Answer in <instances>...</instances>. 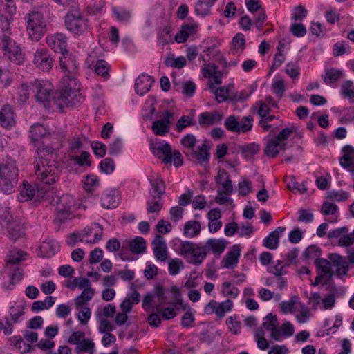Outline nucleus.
<instances>
[{
  "label": "nucleus",
  "instance_id": "nucleus-46",
  "mask_svg": "<svg viewBox=\"0 0 354 354\" xmlns=\"http://www.w3.org/2000/svg\"><path fill=\"white\" fill-rule=\"evenodd\" d=\"M94 295V290L91 288H86L75 299V304L77 308L83 306L86 301L91 300Z\"/></svg>",
  "mask_w": 354,
  "mask_h": 354
},
{
  "label": "nucleus",
  "instance_id": "nucleus-44",
  "mask_svg": "<svg viewBox=\"0 0 354 354\" xmlns=\"http://www.w3.org/2000/svg\"><path fill=\"white\" fill-rule=\"evenodd\" d=\"M209 89L215 95V99L218 103H221L228 100L229 90L224 87L216 88L215 85L212 82L208 84Z\"/></svg>",
  "mask_w": 354,
  "mask_h": 354
},
{
  "label": "nucleus",
  "instance_id": "nucleus-7",
  "mask_svg": "<svg viewBox=\"0 0 354 354\" xmlns=\"http://www.w3.org/2000/svg\"><path fill=\"white\" fill-rule=\"evenodd\" d=\"M67 30L75 35H80L87 31L88 20L80 15L69 13L65 17Z\"/></svg>",
  "mask_w": 354,
  "mask_h": 354
},
{
  "label": "nucleus",
  "instance_id": "nucleus-6",
  "mask_svg": "<svg viewBox=\"0 0 354 354\" xmlns=\"http://www.w3.org/2000/svg\"><path fill=\"white\" fill-rule=\"evenodd\" d=\"M33 92L36 101L45 109L51 107V101H53V93L54 87L48 81L35 80L32 84Z\"/></svg>",
  "mask_w": 354,
  "mask_h": 354
},
{
  "label": "nucleus",
  "instance_id": "nucleus-59",
  "mask_svg": "<svg viewBox=\"0 0 354 354\" xmlns=\"http://www.w3.org/2000/svg\"><path fill=\"white\" fill-rule=\"evenodd\" d=\"M341 92L346 97H348L351 102H354V85L351 80L344 82L341 86Z\"/></svg>",
  "mask_w": 354,
  "mask_h": 354
},
{
  "label": "nucleus",
  "instance_id": "nucleus-30",
  "mask_svg": "<svg viewBox=\"0 0 354 354\" xmlns=\"http://www.w3.org/2000/svg\"><path fill=\"white\" fill-rule=\"evenodd\" d=\"M32 199L37 200V188L28 183H24L23 187H21L18 196L19 202H26Z\"/></svg>",
  "mask_w": 354,
  "mask_h": 354
},
{
  "label": "nucleus",
  "instance_id": "nucleus-22",
  "mask_svg": "<svg viewBox=\"0 0 354 354\" xmlns=\"http://www.w3.org/2000/svg\"><path fill=\"white\" fill-rule=\"evenodd\" d=\"M15 113L9 105L3 106L0 111V125L10 129L15 124Z\"/></svg>",
  "mask_w": 354,
  "mask_h": 354
},
{
  "label": "nucleus",
  "instance_id": "nucleus-26",
  "mask_svg": "<svg viewBox=\"0 0 354 354\" xmlns=\"http://www.w3.org/2000/svg\"><path fill=\"white\" fill-rule=\"evenodd\" d=\"M209 147L207 144V141L204 140L201 146H198L197 150H192L190 156L194 158L200 165L207 163L209 162L210 153Z\"/></svg>",
  "mask_w": 354,
  "mask_h": 354
},
{
  "label": "nucleus",
  "instance_id": "nucleus-28",
  "mask_svg": "<svg viewBox=\"0 0 354 354\" xmlns=\"http://www.w3.org/2000/svg\"><path fill=\"white\" fill-rule=\"evenodd\" d=\"M37 200L39 202L46 201L53 205H59L61 203V198L55 195L53 189H44L39 187H37Z\"/></svg>",
  "mask_w": 354,
  "mask_h": 354
},
{
  "label": "nucleus",
  "instance_id": "nucleus-2",
  "mask_svg": "<svg viewBox=\"0 0 354 354\" xmlns=\"http://www.w3.org/2000/svg\"><path fill=\"white\" fill-rule=\"evenodd\" d=\"M53 148L41 146L36 150L35 174L44 184L52 185L59 179V169L53 160Z\"/></svg>",
  "mask_w": 354,
  "mask_h": 354
},
{
  "label": "nucleus",
  "instance_id": "nucleus-32",
  "mask_svg": "<svg viewBox=\"0 0 354 354\" xmlns=\"http://www.w3.org/2000/svg\"><path fill=\"white\" fill-rule=\"evenodd\" d=\"M25 235L24 228L20 223H8L7 236L12 241H17Z\"/></svg>",
  "mask_w": 354,
  "mask_h": 354
},
{
  "label": "nucleus",
  "instance_id": "nucleus-12",
  "mask_svg": "<svg viewBox=\"0 0 354 354\" xmlns=\"http://www.w3.org/2000/svg\"><path fill=\"white\" fill-rule=\"evenodd\" d=\"M103 228L99 223H93L91 226H86L80 231L82 241L90 243H96L102 238Z\"/></svg>",
  "mask_w": 354,
  "mask_h": 354
},
{
  "label": "nucleus",
  "instance_id": "nucleus-61",
  "mask_svg": "<svg viewBox=\"0 0 354 354\" xmlns=\"http://www.w3.org/2000/svg\"><path fill=\"white\" fill-rule=\"evenodd\" d=\"M239 129L240 133H246L250 131L253 127V118L252 116H243L241 120H239Z\"/></svg>",
  "mask_w": 354,
  "mask_h": 354
},
{
  "label": "nucleus",
  "instance_id": "nucleus-23",
  "mask_svg": "<svg viewBox=\"0 0 354 354\" xmlns=\"http://www.w3.org/2000/svg\"><path fill=\"white\" fill-rule=\"evenodd\" d=\"M295 328L290 322H284L272 334H270V337L274 341L281 342L283 339L290 337L294 334Z\"/></svg>",
  "mask_w": 354,
  "mask_h": 354
},
{
  "label": "nucleus",
  "instance_id": "nucleus-8",
  "mask_svg": "<svg viewBox=\"0 0 354 354\" xmlns=\"http://www.w3.org/2000/svg\"><path fill=\"white\" fill-rule=\"evenodd\" d=\"M15 0H0V26L6 28L10 26L16 14Z\"/></svg>",
  "mask_w": 354,
  "mask_h": 354
},
{
  "label": "nucleus",
  "instance_id": "nucleus-15",
  "mask_svg": "<svg viewBox=\"0 0 354 354\" xmlns=\"http://www.w3.org/2000/svg\"><path fill=\"white\" fill-rule=\"evenodd\" d=\"M46 43L55 53L62 54L68 51L67 38L62 33L48 35L46 37Z\"/></svg>",
  "mask_w": 354,
  "mask_h": 354
},
{
  "label": "nucleus",
  "instance_id": "nucleus-3",
  "mask_svg": "<svg viewBox=\"0 0 354 354\" xmlns=\"http://www.w3.org/2000/svg\"><path fill=\"white\" fill-rule=\"evenodd\" d=\"M50 12V6L44 3L34 7L26 15V29L32 40L39 41L46 33L51 19Z\"/></svg>",
  "mask_w": 354,
  "mask_h": 354
},
{
  "label": "nucleus",
  "instance_id": "nucleus-16",
  "mask_svg": "<svg viewBox=\"0 0 354 354\" xmlns=\"http://www.w3.org/2000/svg\"><path fill=\"white\" fill-rule=\"evenodd\" d=\"M215 183L221 186L218 190L223 192L225 195H231L233 193V185L228 173L224 169H220L215 176Z\"/></svg>",
  "mask_w": 354,
  "mask_h": 354
},
{
  "label": "nucleus",
  "instance_id": "nucleus-24",
  "mask_svg": "<svg viewBox=\"0 0 354 354\" xmlns=\"http://www.w3.org/2000/svg\"><path fill=\"white\" fill-rule=\"evenodd\" d=\"M154 80L145 73L141 74L135 81V91L137 94L144 95L151 88Z\"/></svg>",
  "mask_w": 354,
  "mask_h": 354
},
{
  "label": "nucleus",
  "instance_id": "nucleus-58",
  "mask_svg": "<svg viewBox=\"0 0 354 354\" xmlns=\"http://www.w3.org/2000/svg\"><path fill=\"white\" fill-rule=\"evenodd\" d=\"M315 264L317 266V271L320 273L329 274L330 277L333 275V272L330 269V263L327 259L317 258L315 261Z\"/></svg>",
  "mask_w": 354,
  "mask_h": 354
},
{
  "label": "nucleus",
  "instance_id": "nucleus-51",
  "mask_svg": "<svg viewBox=\"0 0 354 354\" xmlns=\"http://www.w3.org/2000/svg\"><path fill=\"white\" fill-rule=\"evenodd\" d=\"M221 292L224 297H230L234 299L236 298L240 292L238 288L234 286L229 281H225L222 283Z\"/></svg>",
  "mask_w": 354,
  "mask_h": 354
},
{
  "label": "nucleus",
  "instance_id": "nucleus-35",
  "mask_svg": "<svg viewBox=\"0 0 354 354\" xmlns=\"http://www.w3.org/2000/svg\"><path fill=\"white\" fill-rule=\"evenodd\" d=\"M149 181L152 187L151 195L154 198H160L165 191L164 180L158 176H151Z\"/></svg>",
  "mask_w": 354,
  "mask_h": 354
},
{
  "label": "nucleus",
  "instance_id": "nucleus-10",
  "mask_svg": "<svg viewBox=\"0 0 354 354\" xmlns=\"http://www.w3.org/2000/svg\"><path fill=\"white\" fill-rule=\"evenodd\" d=\"M151 151L153 154L165 164L171 163L172 152L170 145L165 140H160L151 145Z\"/></svg>",
  "mask_w": 354,
  "mask_h": 354
},
{
  "label": "nucleus",
  "instance_id": "nucleus-40",
  "mask_svg": "<svg viewBox=\"0 0 354 354\" xmlns=\"http://www.w3.org/2000/svg\"><path fill=\"white\" fill-rule=\"evenodd\" d=\"M187 60L184 56L175 57L174 54H168L165 60V64L167 67L180 69L186 66Z\"/></svg>",
  "mask_w": 354,
  "mask_h": 354
},
{
  "label": "nucleus",
  "instance_id": "nucleus-42",
  "mask_svg": "<svg viewBox=\"0 0 354 354\" xmlns=\"http://www.w3.org/2000/svg\"><path fill=\"white\" fill-rule=\"evenodd\" d=\"M214 6L212 2L207 0H198L195 3V13L201 17L210 14L211 8Z\"/></svg>",
  "mask_w": 354,
  "mask_h": 354
},
{
  "label": "nucleus",
  "instance_id": "nucleus-37",
  "mask_svg": "<svg viewBox=\"0 0 354 354\" xmlns=\"http://www.w3.org/2000/svg\"><path fill=\"white\" fill-rule=\"evenodd\" d=\"M231 50L234 55H240L245 48V39L243 34L239 32L232 38Z\"/></svg>",
  "mask_w": 354,
  "mask_h": 354
},
{
  "label": "nucleus",
  "instance_id": "nucleus-56",
  "mask_svg": "<svg viewBox=\"0 0 354 354\" xmlns=\"http://www.w3.org/2000/svg\"><path fill=\"white\" fill-rule=\"evenodd\" d=\"M194 125H196V122L194 121L193 114L183 115L176 122V131L181 132L185 128Z\"/></svg>",
  "mask_w": 354,
  "mask_h": 354
},
{
  "label": "nucleus",
  "instance_id": "nucleus-52",
  "mask_svg": "<svg viewBox=\"0 0 354 354\" xmlns=\"http://www.w3.org/2000/svg\"><path fill=\"white\" fill-rule=\"evenodd\" d=\"M112 12L115 19L120 22H128L131 17V12L121 7H113Z\"/></svg>",
  "mask_w": 354,
  "mask_h": 354
},
{
  "label": "nucleus",
  "instance_id": "nucleus-36",
  "mask_svg": "<svg viewBox=\"0 0 354 354\" xmlns=\"http://www.w3.org/2000/svg\"><path fill=\"white\" fill-rule=\"evenodd\" d=\"M196 26L195 24H185L181 26L180 30L175 36V41L181 44L185 42L190 35L194 33Z\"/></svg>",
  "mask_w": 354,
  "mask_h": 354
},
{
  "label": "nucleus",
  "instance_id": "nucleus-34",
  "mask_svg": "<svg viewBox=\"0 0 354 354\" xmlns=\"http://www.w3.org/2000/svg\"><path fill=\"white\" fill-rule=\"evenodd\" d=\"M90 154L87 151H82L80 156L71 155L68 160V166L72 167L78 165L80 167H90L91 162L89 160Z\"/></svg>",
  "mask_w": 354,
  "mask_h": 354
},
{
  "label": "nucleus",
  "instance_id": "nucleus-21",
  "mask_svg": "<svg viewBox=\"0 0 354 354\" xmlns=\"http://www.w3.org/2000/svg\"><path fill=\"white\" fill-rule=\"evenodd\" d=\"M120 199L118 190L108 189L104 191L102 195L101 205L106 209H114L119 205Z\"/></svg>",
  "mask_w": 354,
  "mask_h": 354
},
{
  "label": "nucleus",
  "instance_id": "nucleus-5",
  "mask_svg": "<svg viewBox=\"0 0 354 354\" xmlns=\"http://www.w3.org/2000/svg\"><path fill=\"white\" fill-rule=\"evenodd\" d=\"M18 169L16 162L9 159L0 165V189L5 194H11L17 183Z\"/></svg>",
  "mask_w": 354,
  "mask_h": 354
},
{
  "label": "nucleus",
  "instance_id": "nucleus-64",
  "mask_svg": "<svg viewBox=\"0 0 354 354\" xmlns=\"http://www.w3.org/2000/svg\"><path fill=\"white\" fill-rule=\"evenodd\" d=\"M321 255V250L315 245L308 246L302 254L305 259H317Z\"/></svg>",
  "mask_w": 354,
  "mask_h": 354
},
{
  "label": "nucleus",
  "instance_id": "nucleus-54",
  "mask_svg": "<svg viewBox=\"0 0 354 354\" xmlns=\"http://www.w3.org/2000/svg\"><path fill=\"white\" fill-rule=\"evenodd\" d=\"M77 353L87 352L93 354L95 352V344L91 339L84 338L75 348Z\"/></svg>",
  "mask_w": 354,
  "mask_h": 354
},
{
  "label": "nucleus",
  "instance_id": "nucleus-17",
  "mask_svg": "<svg viewBox=\"0 0 354 354\" xmlns=\"http://www.w3.org/2000/svg\"><path fill=\"white\" fill-rule=\"evenodd\" d=\"M172 117L173 113L166 111L162 120H155L151 127L154 134L160 136H165L169 131L170 120Z\"/></svg>",
  "mask_w": 354,
  "mask_h": 354
},
{
  "label": "nucleus",
  "instance_id": "nucleus-18",
  "mask_svg": "<svg viewBox=\"0 0 354 354\" xmlns=\"http://www.w3.org/2000/svg\"><path fill=\"white\" fill-rule=\"evenodd\" d=\"M49 129L43 124L36 123L30 127L29 130V138L35 145L42 142L43 140L49 137Z\"/></svg>",
  "mask_w": 354,
  "mask_h": 354
},
{
  "label": "nucleus",
  "instance_id": "nucleus-60",
  "mask_svg": "<svg viewBox=\"0 0 354 354\" xmlns=\"http://www.w3.org/2000/svg\"><path fill=\"white\" fill-rule=\"evenodd\" d=\"M239 118L231 115L226 118L224 122V126L226 129L231 132L239 133Z\"/></svg>",
  "mask_w": 354,
  "mask_h": 354
},
{
  "label": "nucleus",
  "instance_id": "nucleus-4",
  "mask_svg": "<svg viewBox=\"0 0 354 354\" xmlns=\"http://www.w3.org/2000/svg\"><path fill=\"white\" fill-rule=\"evenodd\" d=\"M2 33L0 35V49L3 56L10 62L20 65L24 62V55L17 42L11 37V28L10 26L6 28L1 27Z\"/></svg>",
  "mask_w": 354,
  "mask_h": 354
},
{
  "label": "nucleus",
  "instance_id": "nucleus-20",
  "mask_svg": "<svg viewBox=\"0 0 354 354\" xmlns=\"http://www.w3.org/2000/svg\"><path fill=\"white\" fill-rule=\"evenodd\" d=\"M59 248L60 245L56 240L48 237L40 245L39 255L44 258H50L59 252Z\"/></svg>",
  "mask_w": 354,
  "mask_h": 354
},
{
  "label": "nucleus",
  "instance_id": "nucleus-45",
  "mask_svg": "<svg viewBox=\"0 0 354 354\" xmlns=\"http://www.w3.org/2000/svg\"><path fill=\"white\" fill-rule=\"evenodd\" d=\"M100 184V179L94 174L88 175L83 180V187L88 192H94Z\"/></svg>",
  "mask_w": 354,
  "mask_h": 354
},
{
  "label": "nucleus",
  "instance_id": "nucleus-38",
  "mask_svg": "<svg viewBox=\"0 0 354 354\" xmlns=\"http://www.w3.org/2000/svg\"><path fill=\"white\" fill-rule=\"evenodd\" d=\"M333 266L336 267L335 272L337 275H346L348 271V263L343 260L342 257L337 254H332L330 257Z\"/></svg>",
  "mask_w": 354,
  "mask_h": 354
},
{
  "label": "nucleus",
  "instance_id": "nucleus-1",
  "mask_svg": "<svg viewBox=\"0 0 354 354\" xmlns=\"http://www.w3.org/2000/svg\"><path fill=\"white\" fill-rule=\"evenodd\" d=\"M81 85L75 75H64L60 82L59 88L53 97V104L63 111L65 107H75L84 101L80 93Z\"/></svg>",
  "mask_w": 354,
  "mask_h": 354
},
{
  "label": "nucleus",
  "instance_id": "nucleus-9",
  "mask_svg": "<svg viewBox=\"0 0 354 354\" xmlns=\"http://www.w3.org/2000/svg\"><path fill=\"white\" fill-rule=\"evenodd\" d=\"M233 306L231 299H226L223 302H217L212 299L205 307V312L209 315L215 313L218 317L223 318L225 313L232 311Z\"/></svg>",
  "mask_w": 354,
  "mask_h": 354
},
{
  "label": "nucleus",
  "instance_id": "nucleus-62",
  "mask_svg": "<svg viewBox=\"0 0 354 354\" xmlns=\"http://www.w3.org/2000/svg\"><path fill=\"white\" fill-rule=\"evenodd\" d=\"M100 168L101 171L105 174H112L115 168L114 160L111 158L103 159L100 163Z\"/></svg>",
  "mask_w": 354,
  "mask_h": 354
},
{
  "label": "nucleus",
  "instance_id": "nucleus-41",
  "mask_svg": "<svg viewBox=\"0 0 354 354\" xmlns=\"http://www.w3.org/2000/svg\"><path fill=\"white\" fill-rule=\"evenodd\" d=\"M157 41L158 45L162 46V48L173 41L172 36L171 35V28L169 26H165L159 30L157 35Z\"/></svg>",
  "mask_w": 354,
  "mask_h": 354
},
{
  "label": "nucleus",
  "instance_id": "nucleus-57",
  "mask_svg": "<svg viewBox=\"0 0 354 354\" xmlns=\"http://www.w3.org/2000/svg\"><path fill=\"white\" fill-rule=\"evenodd\" d=\"M163 305H155L153 306V309L156 310L158 313H160V316L165 320H169L173 319L176 316V310L171 307H167L162 308V306Z\"/></svg>",
  "mask_w": 354,
  "mask_h": 354
},
{
  "label": "nucleus",
  "instance_id": "nucleus-53",
  "mask_svg": "<svg viewBox=\"0 0 354 354\" xmlns=\"http://www.w3.org/2000/svg\"><path fill=\"white\" fill-rule=\"evenodd\" d=\"M200 223H185L183 228V234L188 238L194 237L200 234Z\"/></svg>",
  "mask_w": 354,
  "mask_h": 354
},
{
  "label": "nucleus",
  "instance_id": "nucleus-47",
  "mask_svg": "<svg viewBox=\"0 0 354 354\" xmlns=\"http://www.w3.org/2000/svg\"><path fill=\"white\" fill-rule=\"evenodd\" d=\"M263 326L266 330L270 331L272 334L278 327V319L277 315L269 313L267 315L263 321Z\"/></svg>",
  "mask_w": 354,
  "mask_h": 354
},
{
  "label": "nucleus",
  "instance_id": "nucleus-49",
  "mask_svg": "<svg viewBox=\"0 0 354 354\" xmlns=\"http://www.w3.org/2000/svg\"><path fill=\"white\" fill-rule=\"evenodd\" d=\"M207 254L205 246L195 248L191 253L192 257L189 263L194 265L201 264L205 259Z\"/></svg>",
  "mask_w": 354,
  "mask_h": 354
},
{
  "label": "nucleus",
  "instance_id": "nucleus-29",
  "mask_svg": "<svg viewBox=\"0 0 354 354\" xmlns=\"http://www.w3.org/2000/svg\"><path fill=\"white\" fill-rule=\"evenodd\" d=\"M241 249L239 245H234L232 250L229 251L223 258L222 263L226 268H234L239 263Z\"/></svg>",
  "mask_w": 354,
  "mask_h": 354
},
{
  "label": "nucleus",
  "instance_id": "nucleus-33",
  "mask_svg": "<svg viewBox=\"0 0 354 354\" xmlns=\"http://www.w3.org/2000/svg\"><path fill=\"white\" fill-rule=\"evenodd\" d=\"M343 77V71L336 68H326L324 73L322 75V78L326 84L335 83Z\"/></svg>",
  "mask_w": 354,
  "mask_h": 354
},
{
  "label": "nucleus",
  "instance_id": "nucleus-43",
  "mask_svg": "<svg viewBox=\"0 0 354 354\" xmlns=\"http://www.w3.org/2000/svg\"><path fill=\"white\" fill-rule=\"evenodd\" d=\"M162 204L160 200H155L148 201L147 203V212L149 220L153 221L156 219L159 212L162 209Z\"/></svg>",
  "mask_w": 354,
  "mask_h": 354
},
{
  "label": "nucleus",
  "instance_id": "nucleus-48",
  "mask_svg": "<svg viewBox=\"0 0 354 354\" xmlns=\"http://www.w3.org/2000/svg\"><path fill=\"white\" fill-rule=\"evenodd\" d=\"M131 251L133 254H143L146 250V241L141 236H137L129 243Z\"/></svg>",
  "mask_w": 354,
  "mask_h": 354
},
{
  "label": "nucleus",
  "instance_id": "nucleus-50",
  "mask_svg": "<svg viewBox=\"0 0 354 354\" xmlns=\"http://www.w3.org/2000/svg\"><path fill=\"white\" fill-rule=\"evenodd\" d=\"M25 306L24 304H16L10 307L9 313L11 321L14 323L19 322V317L23 316L25 313Z\"/></svg>",
  "mask_w": 354,
  "mask_h": 354
},
{
  "label": "nucleus",
  "instance_id": "nucleus-14",
  "mask_svg": "<svg viewBox=\"0 0 354 354\" xmlns=\"http://www.w3.org/2000/svg\"><path fill=\"white\" fill-rule=\"evenodd\" d=\"M59 65L64 75H76L78 71V64L75 56L68 51L61 54Z\"/></svg>",
  "mask_w": 354,
  "mask_h": 354
},
{
  "label": "nucleus",
  "instance_id": "nucleus-63",
  "mask_svg": "<svg viewBox=\"0 0 354 354\" xmlns=\"http://www.w3.org/2000/svg\"><path fill=\"white\" fill-rule=\"evenodd\" d=\"M290 32L296 37H302L306 34V28L301 22L295 21L290 27Z\"/></svg>",
  "mask_w": 354,
  "mask_h": 354
},
{
  "label": "nucleus",
  "instance_id": "nucleus-31",
  "mask_svg": "<svg viewBox=\"0 0 354 354\" xmlns=\"http://www.w3.org/2000/svg\"><path fill=\"white\" fill-rule=\"evenodd\" d=\"M207 252H212L215 255H220L226 248V241L216 239H210L204 245Z\"/></svg>",
  "mask_w": 354,
  "mask_h": 354
},
{
  "label": "nucleus",
  "instance_id": "nucleus-27",
  "mask_svg": "<svg viewBox=\"0 0 354 354\" xmlns=\"http://www.w3.org/2000/svg\"><path fill=\"white\" fill-rule=\"evenodd\" d=\"M286 143L280 142L276 138L268 140L264 148V153L269 158H275L280 151L286 149Z\"/></svg>",
  "mask_w": 354,
  "mask_h": 354
},
{
  "label": "nucleus",
  "instance_id": "nucleus-25",
  "mask_svg": "<svg viewBox=\"0 0 354 354\" xmlns=\"http://www.w3.org/2000/svg\"><path fill=\"white\" fill-rule=\"evenodd\" d=\"M222 114L216 111H205L199 114L198 123L201 127H209L221 121Z\"/></svg>",
  "mask_w": 354,
  "mask_h": 354
},
{
  "label": "nucleus",
  "instance_id": "nucleus-39",
  "mask_svg": "<svg viewBox=\"0 0 354 354\" xmlns=\"http://www.w3.org/2000/svg\"><path fill=\"white\" fill-rule=\"evenodd\" d=\"M55 297L47 296L43 301L38 300L34 301L31 306V310L34 313H39L44 309H49L55 304Z\"/></svg>",
  "mask_w": 354,
  "mask_h": 354
},
{
  "label": "nucleus",
  "instance_id": "nucleus-55",
  "mask_svg": "<svg viewBox=\"0 0 354 354\" xmlns=\"http://www.w3.org/2000/svg\"><path fill=\"white\" fill-rule=\"evenodd\" d=\"M27 253L21 250H12L8 255L7 262L9 264H19L26 260Z\"/></svg>",
  "mask_w": 354,
  "mask_h": 354
},
{
  "label": "nucleus",
  "instance_id": "nucleus-13",
  "mask_svg": "<svg viewBox=\"0 0 354 354\" xmlns=\"http://www.w3.org/2000/svg\"><path fill=\"white\" fill-rule=\"evenodd\" d=\"M34 64L43 71H49L53 67V59L48 50L44 48H38L34 55Z\"/></svg>",
  "mask_w": 354,
  "mask_h": 354
},
{
  "label": "nucleus",
  "instance_id": "nucleus-11",
  "mask_svg": "<svg viewBox=\"0 0 354 354\" xmlns=\"http://www.w3.org/2000/svg\"><path fill=\"white\" fill-rule=\"evenodd\" d=\"M155 297H157L158 300L156 305H165L167 304L165 290L162 286H156L153 293H148L144 297L142 306L145 311H148L153 308V306H152V302Z\"/></svg>",
  "mask_w": 354,
  "mask_h": 354
},
{
  "label": "nucleus",
  "instance_id": "nucleus-19",
  "mask_svg": "<svg viewBox=\"0 0 354 354\" xmlns=\"http://www.w3.org/2000/svg\"><path fill=\"white\" fill-rule=\"evenodd\" d=\"M343 156L339 158L340 165L354 176V147L346 145L342 148Z\"/></svg>",
  "mask_w": 354,
  "mask_h": 354
}]
</instances>
